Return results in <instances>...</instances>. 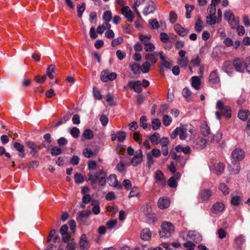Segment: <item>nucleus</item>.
<instances>
[{"instance_id":"47","label":"nucleus","mask_w":250,"mask_h":250,"mask_svg":"<svg viewBox=\"0 0 250 250\" xmlns=\"http://www.w3.org/2000/svg\"><path fill=\"white\" fill-rule=\"evenodd\" d=\"M131 70L135 74L140 73V66L136 63H133L130 65Z\"/></svg>"},{"instance_id":"4","label":"nucleus","mask_w":250,"mask_h":250,"mask_svg":"<svg viewBox=\"0 0 250 250\" xmlns=\"http://www.w3.org/2000/svg\"><path fill=\"white\" fill-rule=\"evenodd\" d=\"M225 18L228 21L229 25L232 29L238 26L239 20L238 17H235L234 14L230 10H227L224 14Z\"/></svg>"},{"instance_id":"6","label":"nucleus","mask_w":250,"mask_h":250,"mask_svg":"<svg viewBox=\"0 0 250 250\" xmlns=\"http://www.w3.org/2000/svg\"><path fill=\"white\" fill-rule=\"evenodd\" d=\"M208 143L206 139L202 137H197L195 138L192 143V146L194 148L197 149H202L205 148L207 143Z\"/></svg>"},{"instance_id":"2","label":"nucleus","mask_w":250,"mask_h":250,"mask_svg":"<svg viewBox=\"0 0 250 250\" xmlns=\"http://www.w3.org/2000/svg\"><path fill=\"white\" fill-rule=\"evenodd\" d=\"M216 107L219 111L215 112L216 118L221 119V115H224L226 118L229 119L231 116V110L229 106L225 105L222 101L219 100L216 103Z\"/></svg>"},{"instance_id":"60","label":"nucleus","mask_w":250,"mask_h":250,"mask_svg":"<svg viewBox=\"0 0 250 250\" xmlns=\"http://www.w3.org/2000/svg\"><path fill=\"white\" fill-rule=\"evenodd\" d=\"M234 241L237 245L240 246L245 241V239L244 236L243 235H241L236 237Z\"/></svg>"},{"instance_id":"57","label":"nucleus","mask_w":250,"mask_h":250,"mask_svg":"<svg viewBox=\"0 0 250 250\" xmlns=\"http://www.w3.org/2000/svg\"><path fill=\"white\" fill-rule=\"evenodd\" d=\"M62 153V149L58 146L53 147L51 149V154L52 156H56Z\"/></svg>"},{"instance_id":"37","label":"nucleus","mask_w":250,"mask_h":250,"mask_svg":"<svg viewBox=\"0 0 250 250\" xmlns=\"http://www.w3.org/2000/svg\"><path fill=\"white\" fill-rule=\"evenodd\" d=\"M178 64L182 68H186L189 63V60L188 57L178 58Z\"/></svg>"},{"instance_id":"7","label":"nucleus","mask_w":250,"mask_h":250,"mask_svg":"<svg viewBox=\"0 0 250 250\" xmlns=\"http://www.w3.org/2000/svg\"><path fill=\"white\" fill-rule=\"evenodd\" d=\"M245 157V152L243 149L236 148L231 153V158L235 162L242 161Z\"/></svg>"},{"instance_id":"3","label":"nucleus","mask_w":250,"mask_h":250,"mask_svg":"<svg viewBox=\"0 0 250 250\" xmlns=\"http://www.w3.org/2000/svg\"><path fill=\"white\" fill-rule=\"evenodd\" d=\"M161 227V229L160 230L159 234L161 238L169 237L175 229L174 226L169 222H164Z\"/></svg>"},{"instance_id":"45","label":"nucleus","mask_w":250,"mask_h":250,"mask_svg":"<svg viewBox=\"0 0 250 250\" xmlns=\"http://www.w3.org/2000/svg\"><path fill=\"white\" fill-rule=\"evenodd\" d=\"M160 137V135L158 133L155 132L149 138L151 142L154 145L158 144V139Z\"/></svg>"},{"instance_id":"12","label":"nucleus","mask_w":250,"mask_h":250,"mask_svg":"<svg viewBox=\"0 0 250 250\" xmlns=\"http://www.w3.org/2000/svg\"><path fill=\"white\" fill-rule=\"evenodd\" d=\"M80 248L82 250H88L90 248V242L86 234H83L80 239Z\"/></svg>"},{"instance_id":"55","label":"nucleus","mask_w":250,"mask_h":250,"mask_svg":"<svg viewBox=\"0 0 250 250\" xmlns=\"http://www.w3.org/2000/svg\"><path fill=\"white\" fill-rule=\"evenodd\" d=\"M85 9V4L83 3L81 6H78L77 7V13L79 17L81 18L83 12Z\"/></svg>"},{"instance_id":"58","label":"nucleus","mask_w":250,"mask_h":250,"mask_svg":"<svg viewBox=\"0 0 250 250\" xmlns=\"http://www.w3.org/2000/svg\"><path fill=\"white\" fill-rule=\"evenodd\" d=\"M117 139L119 142H123L126 137V135L125 132L124 131H118L117 132Z\"/></svg>"},{"instance_id":"16","label":"nucleus","mask_w":250,"mask_h":250,"mask_svg":"<svg viewBox=\"0 0 250 250\" xmlns=\"http://www.w3.org/2000/svg\"><path fill=\"white\" fill-rule=\"evenodd\" d=\"M107 182L110 186L120 189L122 185L119 183L117 178L115 174H110L107 178Z\"/></svg>"},{"instance_id":"61","label":"nucleus","mask_w":250,"mask_h":250,"mask_svg":"<svg viewBox=\"0 0 250 250\" xmlns=\"http://www.w3.org/2000/svg\"><path fill=\"white\" fill-rule=\"evenodd\" d=\"M100 121L102 124V125L105 126L107 125L108 122V118L104 115L102 114L100 116Z\"/></svg>"},{"instance_id":"24","label":"nucleus","mask_w":250,"mask_h":250,"mask_svg":"<svg viewBox=\"0 0 250 250\" xmlns=\"http://www.w3.org/2000/svg\"><path fill=\"white\" fill-rule=\"evenodd\" d=\"M170 205V201L167 198H161L158 201V206L161 209L167 208Z\"/></svg>"},{"instance_id":"39","label":"nucleus","mask_w":250,"mask_h":250,"mask_svg":"<svg viewBox=\"0 0 250 250\" xmlns=\"http://www.w3.org/2000/svg\"><path fill=\"white\" fill-rule=\"evenodd\" d=\"M219 188L225 195H228L229 193V188L228 186L224 183L220 184Z\"/></svg>"},{"instance_id":"17","label":"nucleus","mask_w":250,"mask_h":250,"mask_svg":"<svg viewBox=\"0 0 250 250\" xmlns=\"http://www.w3.org/2000/svg\"><path fill=\"white\" fill-rule=\"evenodd\" d=\"M122 14L125 17L126 20L132 22L133 20V16L132 12L130 8L127 6H124L122 8Z\"/></svg>"},{"instance_id":"26","label":"nucleus","mask_w":250,"mask_h":250,"mask_svg":"<svg viewBox=\"0 0 250 250\" xmlns=\"http://www.w3.org/2000/svg\"><path fill=\"white\" fill-rule=\"evenodd\" d=\"M222 138V133L218 132L215 135L211 134L209 136L208 138H207V141L208 143L216 142L218 143Z\"/></svg>"},{"instance_id":"15","label":"nucleus","mask_w":250,"mask_h":250,"mask_svg":"<svg viewBox=\"0 0 250 250\" xmlns=\"http://www.w3.org/2000/svg\"><path fill=\"white\" fill-rule=\"evenodd\" d=\"M188 239L192 240L195 243H199L202 240L201 235L197 231H189L188 233Z\"/></svg>"},{"instance_id":"36","label":"nucleus","mask_w":250,"mask_h":250,"mask_svg":"<svg viewBox=\"0 0 250 250\" xmlns=\"http://www.w3.org/2000/svg\"><path fill=\"white\" fill-rule=\"evenodd\" d=\"M233 63L232 64L230 62L227 61L224 63L222 67V69L226 73H229L232 69Z\"/></svg>"},{"instance_id":"54","label":"nucleus","mask_w":250,"mask_h":250,"mask_svg":"<svg viewBox=\"0 0 250 250\" xmlns=\"http://www.w3.org/2000/svg\"><path fill=\"white\" fill-rule=\"evenodd\" d=\"M146 116H142L140 118V126L143 128V129H146L147 126L148 125L146 123Z\"/></svg>"},{"instance_id":"13","label":"nucleus","mask_w":250,"mask_h":250,"mask_svg":"<svg viewBox=\"0 0 250 250\" xmlns=\"http://www.w3.org/2000/svg\"><path fill=\"white\" fill-rule=\"evenodd\" d=\"M233 66L237 71L243 72L245 69V62L242 59L237 58L233 61Z\"/></svg>"},{"instance_id":"32","label":"nucleus","mask_w":250,"mask_h":250,"mask_svg":"<svg viewBox=\"0 0 250 250\" xmlns=\"http://www.w3.org/2000/svg\"><path fill=\"white\" fill-rule=\"evenodd\" d=\"M212 195V192L209 189H205L200 192V197L203 201H207Z\"/></svg>"},{"instance_id":"56","label":"nucleus","mask_w":250,"mask_h":250,"mask_svg":"<svg viewBox=\"0 0 250 250\" xmlns=\"http://www.w3.org/2000/svg\"><path fill=\"white\" fill-rule=\"evenodd\" d=\"M74 180L76 183H82L84 179L82 175L79 173H76L74 175Z\"/></svg>"},{"instance_id":"19","label":"nucleus","mask_w":250,"mask_h":250,"mask_svg":"<svg viewBox=\"0 0 250 250\" xmlns=\"http://www.w3.org/2000/svg\"><path fill=\"white\" fill-rule=\"evenodd\" d=\"M156 6L153 1H149L143 10L144 15L146 16L149 14L152 13L155 10Z\"/></svg>"},{"instance_id":"59","label":"nucleus","mask_w":250,"mask_h":250,"mask_svg":"<svg viewBox=\"0 0 250 250\" xmlns=\"http://www.w3.org/2000/svg\"><path fill=\"white\" fill-rule=\"evenodd\" d=\"M149 23L153 29H158L159 28V24L156 19L149 20Z\"/></svg>"},{"instance_id":"38","label":"nucleus","mask_w":250,"mask_h":250,"mask_svg":"<svg viewBox=\"0 0 250 250\" xmlns=\"http://www.w3.org/2000/svg\"><path fill=\"white\" fill-rule=\"evenodd\" d=\"M55 65L54 64H51L47 67L46 74L50 79H53L54 78V76L52 73L55 72Z\"/></svg>"},{"instance_id":"27","label":"nucleus","mask_w":250,"mask_h":250,"mask_svg":"<svg viewBox=\"0 0 250 250\" xmlns=\"http://www.w3.org/2000/svg\"><path fill=\"white\" fill-rule=\"evenodd\" d=\"M250 115V112L248 109H241L238 113V117L242 121L247 120Z\"/></svg>"},{"instance_id":"18","label":"nucleus","mask_w":250,"mask_h":250,"mask_svg":"<svg viewBox=\"0 0 250 250\" xmlns=\"http://www.w3.org/2000/svg\"><path fill=\"white\" fill-rule=\"evenodd\" d=\"M200 129L202 135L207 138H208L209 136L212 134L209 126L205 121L202 122Z\"/></svg>"},{"instance_id":"46","label":"nucleus","mask_w":250,"mask_h":250,"mask_svg":"<svg viewBox=\"0 0 250 250\" xmlns=\"http://www.w3.org/2000/svg\"><path fill=\"white\" fill-rule=\"evenodd\" d=\"M139 38H140V40H141V41L142 42V43L144 45V46H145L146 44H147V43H148L149 42V41H150V40L151 38V36L150 35L146 36V35H141L140 36Z\"/></svg>"},{"instance_id":"9","label":"nucleus","mask_w":250,"mask_h":250,"mask_svg":"<svg viewBox=\"0 0 250 250\" xmlns=\"http://www.w3.org/2000/svg\"><path fill=\"white\" fill-rule=\"evenodd\" d=\"M225 209V205L223 202H217L213 204L210 209L213 214L222 213Z\"/></svg>"},{"instance_id":"62","label":"nucleus","mask_w":250,"mask_h":250,"mask_svg":"<svg viewBox=\"0 0 250 250\" xmlns=\"http://www.w3.org/2000/svg\"><path fill=\"white\" fill-rule=\"evenodd\" d=\"M216 11V6L212 5H210V4L208 6V15L215 16Z\"/></svg>"},{"instance_id":"42","label":"nucleus","mask_w":250,"mask_h":250,"mask_svg":"<svg viewBox=\"0 0 250 250\" xmlns=\"http://www.w3.org/2000/svg\"><path fill=\"white\" fill-rule=\"evenodd\" d=\"M203 22L200 19H198L196 22L195 24V29L197 32H200L203 29Z\"/></svg>"},{"instance_id":"5","label":"nucleus","mask_w":250,"mask_h":250,"mask_svg":"<svg viewBox=\"0 0 250 250\" xmlns=\"http://www.w3.org/2000/svg\"><path fill=\"white\" fill-rule=\"evenodd\" d=\"M178 135L179 136L181 140H186L188 138L187 129L184 127H178L172 131L170 134V137L174 139Z\"/></svg>"},{"instance_id":"50","label":"nucleus","mask_w":250,"mask_h":250,"mask_svg":"<svg viewBox=\"0 0 250 250\" xmlns=\"http://www.w3.org/2000/svg\"><path fill=\"white\" fill-rule=\"evenodd\" d=\"M103 18L105 21H110L112 19L111 12L109 10L104 12L103 16Z\"/></svg>"},{"instance_id":"49","label":"nucleus","mask_w":250,"mask_h":250,"mask_svg":"<svg viewBox=\"0 0 250 250\" xmlns=\"http://www.w3.org/2000/svg\"><path fill=\"white\" fill-rule=\"evenodd\" d=\"M80 133L79 129L76 127H74L70 129V134L75 138H77L79 137Z\"/></svg>"},{"instance_id":"40","label":"nucleus","mask_w":250,"mask_h":250,"mask_svg":"<svg viewBox=\"0 0 250 250\" xmlns=\"http://www.w3.org/2000/svg\"><path fill=\"white\" fill-rule=\"evenodd\" d=\"M161 125V123L160 120L158 119H154L152 121L151 126L153 130H156L158 129Z\"/></svg>"},{"instance_id":"48","label":"nucleus","mask_w":250,"mask_h":250,"mask_svg":"<svg viewBox=\"0 0 250 250\" xmlns=\"http://www.w3.org/2000/svg\"><path fill=\"white\" fill-rule=\"evenodd\" d=\"M140 193V190L137 187H133L131 188L130 193L128 195L129 198L133 197H136L139 195Z\"/></svg>"},{"instance_id":"52","label":"nucleus","mask_w":250,"mask_h":250,"mask_svg":"<svg viewBox=\"0 0 250 250\" xmlns=\"http://www.w3.org/2000/svg\"><path fill=\"white\" fill-rule=\"evenodd\" d=\"M168 186L172 188H175L177 186V180L174 177H171L168 181Z\"/></svg>"},{"instance_id":"35","label":"nucleus","mask_w":250,"mask_h":250,"mask_svg":"<svg viewBox=\"0 0 250 250\" xmlns=\"http://www.w3.org/2000/svg\"><path fill=\"white\" fill-rule=\"evenodd\" d=\"M94 137V133L93 132L89 129H85L82 135V140L83 141V138H84L87 140H90L92 139Z\"/></svg>"},{"instance_id":"33","label":"nucleus","mask_w":250,"mask_h":250,"mask_svg":"<svg viewBox=\"0 0 250 250\" xmlns=\"http://www.w3.org/2000/svg\"><path fill=\"white\" fill-rule=\"evenodd\" d=\"M191 85L196 89H200L201 85L200 79L197 76H193L191 78Z\"/></svg>"},{"instance_id":"20","label":"nucleus","mask_w":250,"mask_h":250,"mask_svg":"<svg viewBox=\"0 0 250 250\" xmlns=\"http://www.w3.org/2000/svg\"><path fill=\"white\" fill-rule=\"evenodd\" d=\"M142 211L146 215L148 218H154V214H152V210L151 206L149 204H146L142 207Z\"/></svg>"},{"instance_id":"29","label":"nucleus","mask_w":250,"mask_h":250,"mask_svg":"<svg viewBox=\"0 0 250 250\" xmlns=\"http://www.w3.org/2000/svg\"><path fill=\"white\" fill-rule=\"evenodd\" d=\"M155 178L156 180V182L159 184L163 185L165 183L164 174L160 170L156 171L155 173Z\"/></svg>"},{"instance_id":"25","label":"nucleus","mask_w":250,"mask_h":250,"mask_svg":"<svg viewBox=\"0 0 250 250\" xmlns=\"http://www.w3.org/2000/svg\"><path fill=\"white\" fill-rule=\"evenodd\" d=\"M157 57L158 53L154 52L152 53L147 54L146 56V62H148L151 64H154L156 62Z\"/></svg>"},{"instance_id":"30","label":"nucleus","mask_w":250,"mask_h":250,"mask_svg":"<svg viewBox=\"0 0 250 250\" xmlns=\"http://www.w3.org/2000/svg\"><path fill=\"white\" fill-rule=\"evenodd\" d=\"M175 150L177 152H183L185 154H189L191 152V148L189 146L183 147L181 145L176 146Z\"/></svg>"},{"instance_id":"34","label":"nucleus","mask_w":250,"mask_h":250,"mask_svg":"<svg viewBox=\"0 0 250 250\" xmlns=\"http://www.w3.org/2000/svg\"><path fill=\"white\" fill-rule=\"evenodd\" d=\"M14 148L21 153L19 154V156L21 157H24L25 154L24 152V146L19 143H15L14 144Z\"/></svg>"},{"instance_id":"31","label":"nucleus","mask_w":250,"mask_h":250,"mask_svg":"<svg viewBox=\"0 0 250 250\" xmlns=\"http://www.w3.org/2000/svg\"><path fill=\"white\" fill-rule=\"evenodd\" d=\"M207 23L209 25H214L217 22H221V19L218 18L217 20V18L216 16L208 15L207 17Z\"/></svg>"},{"instance_id":"21","label":"nucleus","mask_w":250,"mask_h":250,"mask_svg":"<svg viewBox=\"0 0 250 250\" xmlns=\"http://www.w3.org/2000/svg\"><path fill=\"white\" fill-rule=\"evenodd\" d=\"M224 165L222 163L214 164L211 167V170L217 175L221 174L224 170Z\"/></svg>"},{"instance_id":"14","label":"nucleus","mask_w":250,"mask_h":250,"mask_svg":"<svg viewBox=\"0 0 250 250\" xmlns=\"http://www.w3.org/2000/svg\"><path fill=\"white\" fill-rule=\"evenodd\" d=\"M142 83L140 81H131L128 83L129 87L134 90L137 93H141L142 91Z\"/></svg>"},{"instance_id":"53","label":"nucleus","mask_w":250,"mask_h":250,"mask_svg":"<svg viewBox=\"0 0 250 250\" xmlns=\"http://www.w3.org/2000/svg\"><path fill=\"white\" fill-rule=\"evenodd\" d=\"M171 121L172 119L170 116H167V115H165L163 116V123L166 126H168V125H169L170 124H171Z\"/></svg>"},{"instance_id":"44","label":"nucleus","mask_w":250,"mask_h":250,"mask_svg":"<svg viewBox=\"0 0 250 250\" xmlns=\"http://www.w3.org/2000/svg\"><path fill=\"white\" fill-rule=\"evenodd\" d=\"M200 59L197 57L196 59L192 60L190 62V65L189 66V68L191 72H192V67L196 66H200Z\"/></svg>"},{"instance_id":"23","label":"nucleus","mask_w":250,"mask_h":250,"mask_svg":"<svg viewBox=\"0 0 250 250\" xmlns=\"http://www.w3.org/2000/svg\"><path fill=\"white\" fill-rule=\"evenodd\" d=\"M151 235L152 233L150 229L148 228H145L141 231L140 237L144 240L148 241L151 239Z\"/></svg>"},{"instance_id":"41","label":"nucleus","mask_w":250,"mask_h":250,"mask_svg":"<svg viewBox=\"0 0 250 250\" xmlns=\"http://www.w3.org/2000/svg\"><path fill=\"white\" fill-rule=\"evenodd\" d=\"M241 202V197L239 196H232L230 200L231 204L235 206H237L240 204Z\"/></svg>"},{"instance_id":"51","label":"nucleus","mask_w":250,"mask_h":250,"mask_svg":"<svg viewBox=\"0 0 250 250\" xmlns=\"http://www.w3.org/2000/svg\"><path fill=\"white\" fill-rule=\"evenodd\" d=\"M150 65L151 64L148 62H145L140 67L141 71L144 73H147L149 70Z\"/></svg>"},{"instance_id":"28","label":"nucleus","mask_w":250,"mask_h":250,"mask_svg":"<svg viewBox=\"0 0 250 250\" xmlns=\"http://www.w3.org/2000/svg\"><path fill=\"white\" fill-rule=\"evenodd\" d=\"M174 30L177 34L181 36H185L189 32V30L182 27L180 24H176L174 26Z\"/></svg>"},{"instance_id":"1","label":"nucleus","mask_w":250,"mask_h":250,"mask_svg":"<svg viewBox=\"0 0 250 250\" xmlns=\"http://www.w3.org/2000/svg\"><path fill=\"white\" fill-rule=\"evenodd\" d=\"M106 172L103 169H101L95 173H89L88 179L92 184H95L98 181L99 184L103 186L106 184Z\"/></svg>"},{"instance_id":"8","label":"nucleus","mask_w":250,"mask_h":250,"mask_svg":"<svg viewBox=\"0 0 250 250\" xmlns=\"http://www.w3.org/2000/svg\"><path fill=\"white\" fill-rule=\"evenodd\" d=\"M117 77V74L115 72L110 73L108 70H104L101 73V80L104 82L108 81H113Z\"/></svg>"},{"instance_id":"11","label":"nucleus","mask_w":250,"mask_h":250,"mask_svg":"<svg viewBox=\"0 0 250 250\" xmlns=\"http://www.w3.org/2000/svg\"><path fill=\"white\" fill-rule=\"evenodd\" d=\"M143 153L141 149L136 151L135 154L131 160V164L134 167L137 166L141 164L143 160Z\"/></svg>"},{"instance_id":"22","label":"nucleus","mask_w":250,"mask_h":250,"mask_svg":"<svg viewBox=\"0 0 250 250\" xmlns=\"http://www.w3.org/2000/svg\"><path fill=\"white\" fill-rule=\"evenodd\" d=\"M208 80L209 83L213 84H217L220 82V78L217 70H213L210 73Z\"/></svg>"},{"instance_id":"10","label":"nucleus","mask_w":250,"mask_h":250,"mask_svg":"<svg viewBox=\"0 0 250 250\" xmlns=\"http://www.w3.org/2000/svg\"><path fill=\"white\" fill-rule=\"evenodd\" d=\"M91 214V211L89 209L79 212L77 213V220L79 223L84 224L85 223L84 219L87 218Z\"/></svg>"},{"instance_id":"64","label":"nucleus","mask_w":250,"mask_h":250,"mask_svg":"<svg viewBox=\"0 0 250 250\" xmlns=\"http://www.w3.org/2000/svg\"><path fill=\"white\" fill-rule=\"evenodd\" d=\"M160 38L161 41L163 42H167L170 40L169 37H168V35L164 32L161 33L160 34Z\"/></svg>"},{"instance_id":"63","label":"nucleus","mask_w":250,"mask_h":250,"mask_svg":"<svg viewBox=\"0 0 250 250\" xmlns=\"http://www.w3.org/2000/svg\"><path fill=\"white\" fill-rule=\"evenodd\" d=\"M117 224L116 220H110L106 223V226L108 229H112L116 226Z\"/></svg>"},{"instance_id":"43","label":"nucleus","mask_w":250,"mask_h":250,"mask_svg":"<svg viewBox=\"0 0 250 250\" xmlns=\"http://www.w3.org/2000/svg\"><path fill=\"white\" fill-rule=\"evenodd\" d=\"M185 7L186 9V17L187 19H190L191 17L190 13L194 9V6L193 5L186 4Z\"/></svg>"}]
</instances>
